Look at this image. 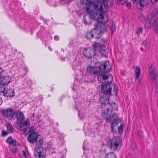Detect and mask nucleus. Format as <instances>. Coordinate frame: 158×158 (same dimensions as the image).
Instances as JSON below:
<instances>
[{
    "label": "nucleus",
    "instance_id": "aec40b11",
    "mask_svg": "<svg viewBox=\"0 0 158 158\" xmlns=\"http://www.w3.org/2000/svg\"><path fill=\"white\" fill-rule=\"evenodd\" d=\"M6 141L10 144H12L13 145H15L16 144L15 140L12 139L11 137H9L6 139Z\"/></svg>",
    "mask_w": 158,
    "mask_h": 158
},
{
    "label": "nucleus",
    "instance_id": "7ed1b4c3",
    "mask_svg": "<svg viewBox=\"0 0 158 158\" xmlns=\"http://www.w3.org/2000/svg\"><path fill=\"white\" fill-rule=\"evenodd\" d=\"M15 115H16V118L17 119L18 129L24 132H25L27 128L30 125L29 121L27 119L24 120V117L23 113L21 112L15 113Z\"/></svg>",
    "mask_w": 158,
    "mask_h": 158
},
{
    "label": "nucleus",
    "instance_id": "c9c22d12",
    "mask_svg": "<svg viewBox=\"0 0 158 158\" xmlns=\"http://www.w3.org/2000/svg\"><path fill=\"white\" fill-rule=\"evenodd\" d=\"M2 100L1 98L0 97V105L2 103Z\"/></svg>",
    "mask_w": 158,
    "mask_h": 158
},
{
    "label": "nucleus",
    "instance_id": "4be33fe9",
    "mask_svg": "<svg viewBox=\"0 0 158 158\" xmlns=\"http://www.w3.org/2000/svg\"><path fill=\"white\" fill-rule=\"evenodd\" d=\"M8 133H9L8 131H6L4 130H3L1 132V135L2 136H6L7 135Z\"/></svg>",
    "mask_w": 158,
    "mask_h": 158
},
{
    "label": "nucleus",
    "instance_id": "6e6552de",
    "mask_svg": "<svg viewBox=\"0 0 158 158\" xmlns=\"http://www.w3.org/2000/svg\"><path fill=\"white\" fill-rule=\"evenodd\" d=\"M121 138L118 136L114 137L110 139L108 143L111 149L113 150H116L121 144Z\"/></svg>",
    "mask_w": 158,
    "mask_h": 158
},
{
    "label": "nucleus",
    "instance_id": "4468645a",
    "mask_svg": "<svg viewBox=\"0 0 158 158\" xmlns=\"http://www.w3.org/2000/svg\"><path fill=\"white\" fill-rule=\"evenodd\" d=\"M149 76L151 80L154 83L157 82V74L155 69H152L149 73Z\"/></svg>",
    "mask_w": 158,
    "mask_h": 158
},
{
    "label": "nucleus",
    "instance_id": "9b49d317",
    "mask_svg": "<svg viewBox=\"0 0 158 158\" xmlns=\"http://www.w3.org/2000/svg\"><path fill=\"white\" fill-rule=\"evenodd\" d=\"M96 52L94 50V48L92 50L90 48H85L83 52L84 55L88 58H91L92 56L95 55Z\"/></svg>",
    "mask_w": 158,
    "mask_h": 158
},
{
    "label": "nucleus",
    "instance_id": "473e14b6",
    "mask_svg": "<svg viewBox=\"0 0 158 158\" xmlns=\"http://www.w3.org/2000/svg\"><path fill=\"white\" fill-rule=\"evenodd\" d=\"M86 12L88 13H89V8L87 7L86 9Z\"/></svg>",
    "mask_w": 158,
    "mask_h": 158
},
{
    "label": "nucleus",
    "instance_id": "39448f33",
    "mask_svg": "<svg viewBox=\"0 0 158 158\" xmlns=\"http://www.w3.org/2000/svg\"><path fill=\"white\" fill-rule=\"evenodd\" d=\"M104 28V24L99 21L98 22L96 26L95 29L92 30L90 32L87 34V38L91 39L94 35L96 38L98 39L101 36L103 32Z\"/></svg>",
    "mask_w": 158,
    "mask_h": 158
},
{
    "label": "nucleus",
    "instance_id": "a878e982",
    "mask_svg": "<svg viewBox=\"0 0 158 158\" xmlns=\"http://www.w3.org/2000/svg\"><path fill=\"white\" fill-rule=\"evenodd\" d=\"M142 29L141 28H139L136 32V33L137 35H139L142 33Z\"/></svg>",
    "mask_w": 158,
    "mask_h": 158
},
{
    "label": "nucleus",
    "instance_id": "f257e3e1",
    "mask_svg": "<svg viewBox=\"0 0 158 158\" xmlns=\"http://www.w3.org/2000/svg\"><path fill=\"white\" fill-rule=\"evenodd\" d=\"M81 3L86 5H92L94 10L90 11L89 17L90 19L93 20H102L107 19V16L104 13L106 12L109 9L108 0H103L102 2H94L92 5V2L90 0H80ZM101 1V0H98Z\"/></svg>",
    "mask_w": 158,
    "mask_h": 158
},
{
    "label": "nucleus",
    "instance_id": "f3484780",
    "mask_svg": "<svg viewBox=\"0 0 158 158\" xmlns=\"http://www.w3.org/2000/svg\"><path fill=\"white\" fill-rule=\"evenodd\" d=\"M135 78L138 79L140 75V70L139 67H137L135 68Z\"/></svg>",
    "mask_w": 158,
    "mask_h": 158
},
{
    "label": "nucleus",
    "instance_id": "b1692460",
    "mask_svg": "<svg viewBox=\"0 0 158 158\" xmlns=\"http://www.w3.org/2000/svg\"><path fill=\"white\" fill-rule=\"evenodd\" d=\"M21 154L24 158H27L26 153L23 150L22 151Z\"/></svg>",
    "mask_w": 158,
    "mask_h": 158
},
{
    "label": "nucleus",
    "instance_id": "9d476101",
    "mask_svg": "<svg viewBox=\"0 0 158 158\" xmlns=\"http://www.w3.org/2000/svg\"><path fill=\"white\" fill-rule=\"evenodd\" d=\"M105 46L104 44H100L99 43L95 42L93 44L94 50L96 51L99 48L100 53L102 55H105L106 52V50L104 48Z\"/></svg>",
    "mask_w": 158,
    "mask_h": 158
},
{
    "label": "nucleus",
    "instance_id": "e433bc0d",
    "mask_svg": "<svg viewBox=\"0 0 158 158\" xmlns=\"http://www.w3.org/2000/svg\"><path fill=\"white\" fill-rule=\"evenodd\" d=\"M84 22L85 23V24H89L90 23V22H88L87 23V20H85Z\"/></svg>",
    "mask_w": 158,
    "mask_h": 158
},
{
    "label": "nucleus",
    "instance_id": "f03ea898",
    "mask_svg": "<svg viewBox=\"0 0 158 158\" xmlns=\"http://www.w3.org/2000/svg\"><path fill=\"white\" fill-rule=\"evenodd\" d=\"M111 64L108 61H106L102 64L96 63L94 65H90L87 69L88 73L92 74L98 76V79L101 82L109 78L112 79V77L110 74L104 73L105 70L109 72L112 70Z\"/></svg>",
    "mask_w": 158,
    "mask_h": 158
},
{
    "label": "nucleus",
    "instance_id": "c85d7f7f",
    "mask_svg": "<svg viewBox=\"0 0 158 158\" xmlns=\"http://www.w3.org/2000/svg\"><path fill=\"white\" fill-rule=\"evenodd\" d=\"M147 44L148 41L146 40H144V41H143L142 43V44L144 46H146Z\"/></svg>",
    "mask_w": 158,
    "mask_h": 158
},
{
    "label": "nucleus",
    "instance_id": "412c9836",
    "mask_svg": "<svg viewBox=\"0 0 158 158\" xmlns=\"http://www.w3.org/2000/svg\"><path fill=\"white\" fill-rule=\"evenodd\" d=\"M7 128L8 129V131L9 132H11L12 131L13 128L11 125L10 124H8L6 125Z\"/></svg>",
    "mask_w": 158,
    "mask_h": 158
},
{
    "label": "nucleus",
    "instance_id": "2f4dec72",
    "mask_svg": "<svg viewBox=\"0 0 158 158\" xmlns=\"http://www.w3.org/2000/svg\"><path fill=\"white\" fill-rule=\"evenodd\" d=\"M155 31L156 34H158V26L155 29Z\"/></svg>",
    "mask_w": 158,
    "mask_h": 158
},
{
    "label": "nucleus",
    "instance_id": "393cba45",
    "mask_svg": "<svg viewBox=\"0 0 158 158\" xmlns=\"http://www.w3.org/2000/svg\"><path fill=\"white\" fill-rule=\"evenodd\" d=\"M16 150H17V148L15 146H14L11 149V152L13 153H14V154L16 153Z\"/></svg>",
    "mask_w": 158,
    "mask_h": 158
},
{
    "label": "nucleus",
    "instance_id": "2eb2a0df",
    "mask_svg": "<svg viewBox=\"0 0 158 158\" xmlns=\"http://www.w3.org/2000/svg\"><path fill=\"white\" fill-rule=\"evenodd\" d=\"M3 92L5 95L9 97H13L15 94L14 90L12 89H8L6 91H3Z\"/></svg>",
    "mask_w": 158,
    "mask_h": 158
},
{
    "label": "nucleus",
    "instance_id": "bb28decb",
    "mask_svg": "<svg viewBox=\"0 0 158 158\" xmlns=\"http://www.w3.org/2000/svg\"><path fill=\"white\" fill-rule=\"evenodd\" d=\"M115 29V26H112L110 27V30L111 31V34H112Z\"/></svg>",
    "mask_w": 158,
    "mask_h": 158
},
{
    "label": "nucleus",
    "instance_id": "c756f323",
    "mask_svg": "<svg viewBox=\"0 0 158 158\" xmlns=\"http://www.w3.org/2000/svg\"><path fill=\"white\" fill-rule=\"evenodd\" d=\"M101 40L103 44H104L106 41V40L105 39L103 38H102Z\"/></svg>",
    "mask_w": 158,
    "mask_h": 158
},
{
    "label": "nucleus",
    "instance_id": "a211bd4d",
    "mask_svg": "<svg viewBox=\"0 0 158 158\" xmlns=\"http://www.w3.org/2000/svg\"><path fill=\"white\" fill-rule=\"evenodd\" d=\"M105 158H117V157L114 153L110 152L106 155Z\"/></svg>",
    "mask_w": 158,
    "mask_h": 158
},
{
    "label": "nucleus",
    "instance_id": "f704fd0d",
    "mask_svg": "<svg viewBox=\"0 0 158 158\" xmlns=\"http://www.w3.org/2000/svg\"><path fill=\"white\" fill-rule=\"evenodd\" d=\"M127 6H128L129 8H130L131 7V3H128L127 4Z\"/></svg>",
    "mask_w": 158,
    "mask_h": 158
},
{
    "label": "nucleus",
    "instance_id": "20e7f679",
    "mask_svg": "<svg viewBox=\"0 0 158 158\" xmlns=\"http://www.w3.org/2000/svg\"><path fill=\"white\" fill-rule=\"evenodd\" d=\"M113 90L115 96H117L118 91V87L111 81H108L102 84L101 88L102 92L105 94L111 95V91Z\"/></svg>",
    "mask_w": 158,
    "mask_h": 158
},
{
    "label": "nucleus",
    "instance_id": "f8f14e48",
    "mask_svg": "<svg viewBox=\"0 0 158 158\" xmlns=\"http://www.w3.org/2000/svg\"><path fill=\"white\" fill-rule=\"evenodd\" d=\"M3 113L4 117L11 119L14 118L15 112L10 109H8L4 111Z\"/></svg>",
    "mask_w": 158,
    "mask_h": 158
},
{
    "label": "nucleus",
    "instance_id": "6ab92c4d",
    "mask_svg": "<svg viewBox=\"0 0 158 158\" xmlns=\"http://www.w3.org/2000/svg\"><path fill=\"white\" fill-rule=\"evenodd\" d=\"M100 102L102 103L107 104L109 103V99L108 98L103 97L100 98Z\"/></svg>",
    "mask_w": 158,
    "mask_h": 158
},
{
    "label": "nucleus",
    "instance_id": "423d86ee",
    "mask_svg": "<svg viewBox=\"0 0 158 158\" xmlns=\"http://www.w3.org/2000/svg\"><path fill=\"white\" fill-rule=\"evenodd\" d=\"M124 127V123L121 118L118 117L113 120L111 125V130L113 132H122Z\"/></svg>",
    "mask_w": 158,
    "mask_h": 158
},
{
    "label": "nucleus",
    "instance_id": "ddd939ff",
    "mask_svg": "<svg viewBox=\"0 0 158 158\" xmlns=\"http://www.w3.org/2000/svg\"><path fill=\"white\" fill-rule=\"evenodd\" d=\"M39 135L37 133L33 132L30 134L27 138V140L30 143H34L37 142Z\"/></svg>",
    "mask_w": 158,
    "mask_h": 158
},
{
    "label": "nucleus",
    "instance_id": "4c0bfd02",
    "mask_svg": "<svg viewBox=\"0 0 158 158\" xmlns=\"http://www.w3.org/2000/svg\"><path fill=\"white\" fill-rule=\"evenodd\" d=\"M114 105V108H116V103L115 102H114L112 103Z\"/></svg>",
    "mask_w": 158,
    "mask_h": 158
},
{
    "label": "nucleus",
    "instance_id": "cd10ccee",
    "mask_svg": "<svg viewBox=\"0 0 158 158\" xmlns=\"http://www.w3.org/2000/svg\"><path fill=\"white\" fill-rule=\"evenodd\" d=\"M4 90V87L0 84V92H3Z\"/></svg>",
    "mask_w": 158,
    "mask_h": 158
},
{
    "label": "nucleus",
    "instance_id": "dca6fc26",
    "mask_svg": "<svg viewBox=\"0 0 158 158\" xmlns=\"http://www.w3.org/2000/svg\"><path fill=\"white\" fill-rule=\"evenodd\" d=\"M158 17V10H156L152 14L151 19L153 20H157Z\"/></svg>",
    "mask_w": 158,
    "mask_h": 158
},
{
    "label": "nucleus",
    "instance_id": "5701e85b",
    "mask_svg": "<svg viewBox=\"0 0 158 158\" xmlns=\"http://www.w3.org/2000/svg\"><path fill=\"white\" fill-rule=\"evenodd\" d=\"M35 128L33 127H31L29 129V132L31 134L35 132Z\"/></svg>",
    "mask_w": 158,
    "mask_h": 158
},
{
    "label": "nucleus",
    "instance_id": "1a4fd4ad",
    "mask_svg": "<svg viewBox=\"0 0 158 158\" xmlns=\"http://www.w3.org/2000/svg\"><path fill=\"white\" fill-rule=\"evenodd\" d=\"M116 114L112 110L106 109L102 111L101 115L103 118L107 121H110L111 119L114 118Z\"/></svg>",
    "mask_w": 158,
    "mask_h": 158
},
{
    "label": "nucleus",
    "instance_id": "7c9ffc66",
    "mask_svg": "<svg viewBox=\"0 0 158 158\" xmlns=\"http://www.w3.org/2000/svg\"><path fill=\"white\" fill-rule=\"evenodd\" d=\"M152 3L153 4H154L155 3L158 2V0H151Z\"/></svg>",
    "mask_w": 158,
    "mask_h": 158
},
{
    "label": "nucleus",
    "instance_id": "0eeeda50",
    "mask_svg": "<svg viewBox=\"0 0 158 158\" xmlns=\"http://www.w3.org/2000/svg\"><path fill=\"white\" fill-rule=\"evenodd\" d=\"M43 143V138H41L37 142V147L35 148L34 154L36 158H45L46 153L45 148L40 146Z\"/></svg>",
    "mask_w": 158,
    "mask_h": 158
},
{
    "label": "nucleus",
    "instance_id": "72a5a7b5",
    "mask_svg": "<svg viewBox=\"0 0 158 158\" xmlns=\"http://www.w3.org/2000/svg\"><path fill=\"white\" fill-rule=\"evenodd\" d=\"M3 70L2 68L0 67V74L1 73L3 72Z\"/></svg>",
    "mask_w": 158,
    "mask_h": 158
}]
</instances>
